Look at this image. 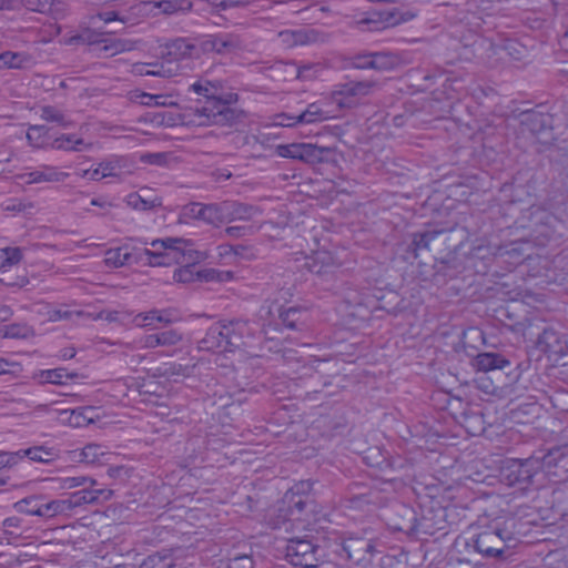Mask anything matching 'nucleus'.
<instances>
[{"instance_id": "obj_1", "label": "nucleus", "mask_w": 568, "mask_h": 568, "mask_svg": "<svg viewBox=\"0 0 568 568\" xmlns=\"http://www.w3.org/2000/svg\"><path fill=\"white\" fill-rule=\"evenodd\" d=\"M222 82L201 79L191 84L190 90L202 97L195 106L175 113L172 110L155 112L152 122L164 126H211L231 125L239 118L232 106L239 100L236 93L222 95Z\"/></svg>"}, {"instance_id": "obj_2", "label": "nucleus", "mask_w": 568, "mask_h": 568, "mask_svg": "<svg viewBox=\"0 0 568 568\" xmlns=\"http://www.w3.org/2000/svg\"><path fill=\"white\" fill-rule=\"evenodd\" d=\"M104 253V264L110 268H120L132 263L148 266H170L174 261L181 258L182 253L170 242L154 240L148 247H136L132 241L124 242L120 246L111 247Z\"/></svg>"}, {"instance_id": "obj_3", "label": "nucleus", "mask_w": 568, "mask_h": 568, "mask_svg": "<svg viewBox=\"0 0 568 568\" xmlns=\"http://www.w3.org/2000/svg\"><path fill=\"white\" fill-rule=\"evenodd\" d=\"M313 483L300 480L284 495L276 508L277 515L268 525L272 528L284 527L285 531L307 530L311 527V516L307 506L311 499Z\"/></svg>"}, {"instance_id": "obj_4", "label": "nucleus", "mask_w": 568, "mask_h": 568, "mask_svg": "<svg viewBox=\"0 0 568 568\" xmlns=\"http://www.w3.org/2000/svg\"><path fill=\"white\" fill-rule=\"evenodd\" d=\"M251 326L247 321L219 322L209 327L199 342V349L214 354L235 353L248 345Z\"/></svg>"}, {"instance_id": "obj_5", "label": "nucleus", "mask_w": 568, "mask_h": 568, "mask_svg": "<svg viewBox=\"0 0 568 568\" xmlns=\"http://www.w3.org/2000/svg\"><path fill=\"white\" fill-rule=\"evenodd\" d=\"M61 43L65 45H89L94 47V51L105 57H114L119 53L131 51L135 45L125 40L110 37L104 31H98L90 28H83L81 31L71 36H64Z\"/></svg>"}, {"instance_id": "obj_6", "label": "nucleus", "mask_w": 568, "mask_h": 568, "mask_svg": "<svg viewBox=\"0 0 568 568\" xmlns=\"http://www.w3.org/2000/svg\"><path fill=\"white\" fill-rule=\"evenodd\" d=\"M514 540L513 532L505 529L501 521L494 520L474 535L467 545H473L474 549L486 558H504Z\"/></svg>"}, {"instance_id": "obj_7", "label": "nucleus", "mask_w": 568, "mask_h": 568, "mask_svg": "<svg viewBox=\"0 0 568 568\" xmlns=\"http://www.w3.org/2000/svg\"><path fill=\"white\" fill-rule=\"evenodd\" d=\"M335 118L334 108L329 105L328 99L323 97L320 100L310 103L305 111L297 115L284 112L275 114L267 125L292 128L298 123H317Z\"/></svg>"}, {"instance_id": "obj_8", "label": "nucleus", "mask_w": 568, "mask_h": 568, "mask_svg": "<svg viewBox=\"0 0 568 568\" xmlns=\"http://www.w3.org/2000/svg\"><path fill=\"white\" fill-rule=\"evenodd\" d=\"M163 242H170V246L175 247L182 253L181 258L172 262V264H182L173 273V281L176 283L189 284L197 282L199 268L196 264L205 260V255L200 251L185 247L184 242L180 239H166Z\"/></svg>"}, {"instance_id": "obj_9", "label": "nucleus", "mask_w": 568, "mask_h": 568, "mask_svg": "<svg viewBox=\"0 0 568 568\" xmlns=\"http://www.w3.org/2000/svg\"><path fill=\"white\" fill-rule=\"evenodd\" d=\"M285 558L291 565L303 568H315L323 562L320 547L304 538L287 540Z\"/></svg>"}, {"instance_id": "obj_10", "label": "nucleus", "mask_w": 568, "mask_h": 568, "mask_svg": "<svg viewBox=\"0 0 568 568\" xmlns=\"http://www.w3.org/2000/svg\"><path fill=\"white\" fill-rule=\"evenodd\" d=\"M275 313L277 314L280 322L274 323V326H272V321H270L267 325L263 324V333L265 336L270 333L271 328L273 331H278L280 325L291 329L297 328V322L305 321L308 315V311L306 308L288 307L285 310L284 305L280 304L277 298L267 306L266 312L271 320L274 318Z\"/></svg>"}, {"instance_id": "obj_11", "label": "nucleus", "mask_w": 568, "mask_h": 568, "mask_svg": "<svg viewBox=\"0 0 568 568\" xmlns=\"http://www.w3.org/2000/svg\"><path fill=\"white\" fill-rule=\"evenodd\" d=\"M524 217L529 220V224L524 226L545 239H550L556 235L558 233V226L561 224L556 215L540 206H531Z\"/></svg>"}, {"instance_id": "obj_12", "label": "nucleus", "mask_w": 568, "mask_h": 568, "mask_svg": "<svg viewBox=\"0 0 568 568\" xmlns=\"http://www.w3.org/2000/svg\"><path fill=\"white\" fill-rule=\"evenodd\" d=\"M275 153L280 158L300 160L306 163H316L322 160L324 149L312 143L295 142L278 144Z\"/></svg>"}, {"instance_id": "obj_13", "label": "nucleus", "mask_w": 568, "mask_h": 568, "mask_svg": "<svg viewBox=\"0 0 568 568\" xmlns=\"http://www.w3.org/2000/svg\"><path fill=\"white\" fill-rule=\"evenodd\" d=\"M2 457H6L4 462L7 465H14L23 458H29L36 463L49 464L60 457V449L55 446L39 445L14 453H6Z\"/></svg>"}, {"instance_id": "obj_14", "label": "nucleus", "mask_w": 568, "mask_h": 568, "mask_svg": "<svg viewBox=\"0 0 568 568\" xmlns=\"http://www.w3.org/2000/svg\"><path fill=\"white\" fill-rule=\"evenodd\" d=\"M416 17V13L412 11L402 12L398 9L389 11H378L372 13L369 18H363L357 20V26L372 24L369 30L379 31L386 28L396 27L400 23L408 22Z\"/></svg>"}, {"instance_id": "obj_15", "label": "nucleus", "mask_w": 568, "mask_h": 568, "mask_svg": "<svg viewBox=\"0 0 568 568\" xmlns=\"http://www.w3.org/2000/svg\"><path fill=\"white\" fill-rule=\"evenodd\" d=\"M537 347L554 362L568 354V343L564 335L550 327L545 328L538 336Z\"/></svg>"}, {"instance_id": "obj_16", "label": "nucleus", "mask_w": 568, "mask_h": 568, "mask_svg": "<svg viewBox=\"0 0 568 568\" xmlns=\"http://www.w3.org/2000/svg\"><path fill=\"white\" fill-rule=\"evenodd\" d=\"M14 508L18 513L26 515H34L40 517H52L65 508V501L51 500L49 503H40L38 497L31 496L16 503Z\"/></svg>"}, {"instance_id": "obj_17", "label": "nucleus", "mask_w": 568, "mask_h": 568, "mask_svg": "<svg viewBox=\"0 0 568 568\" xmlns=\"http://www.w3.org/2000/svg\"><path fill=\"white\" fill-rule=\"evenodd\" d=\"M156 48L161 50V58L168 64L183 60L185 57L190 55L193 50V45L184 39H174L170 42L156 40Z\"/></svg>"}, {"instance_id": "obj_18", "label": "nucleus", "mask_w": 568, "mask_h": 568, "mask_svg": "<svg viewBox=\"0 0 568 568\" xmlns=\"http://www.w3.org/2000/svg\"><path fill=\"white\" fill-rule=\"evenodd\" d=\"M99 408L94 406H84L75 409H65L61 412V417L71 427L81 428L94 424L100 419Z\"/></svg>"}, {"instance_id": "obj_19", "label": "nucleus", "mask_w": 568, "mask_h": 568, "mask_svg": "<svg viewBox=\"0 0 568 568\" xmlns=\"http://www.w3.org/2000/svg\"><path fill=\"white\" fill-rule=\"evenodd\" d=\"M538 463L536 460L526 459L511 468L507 475L509 486H518L519 489L526 490L532 483L536 475Z\"/></svg>"}, {"instance_id": "obj_20", "label": "nucleus", "mask_w": 568, "mask_h": 568, "mask_svg": "<svg viewBox=\"0 0 568 568\" xmlns=\"http://www.w3.org/2000/svg\"><path fill=\"white\" fill-rule=\"evenodd\" d=\"M139 11L151 13L154 10H159L166 14H173L178 12H186L191 10L192 2L190 0H143L134 7Z\"/></svg>"}, {"instance_id": "obj_21", "label": "nucleus", "mask_w": 568, "mask_h": 568, "mask_svg": "<svg viewBox=\"0 0 568 568\" xmlns=\"http://www.w3.org/2000/svg\"><path fill=\"white\" fill-rule=\"evenodd\" d=\"M68 175V173L59 171L55 166L43 165L28 173L18 174L16 178L24 184H37L42 182H60Z\"/></svg>"}, {"instance_id": "obj_22", "label": "nucleus", "mask_w": 568, "mask_h": 568, "mask_svg": "<svg viewBox=\"0 0 568 568\" xmlns=\"http://www.w3.org/2000/svg\"><path fill=\"white\" fill-rule=\"evenodd\" d=\"M521 125L532 134H542L554 129L555 118L550 113L531 110L523 114Z\"/></svg>"}, {"instance_id": "obj_23", "label": "nucleus", "mask_w": 568, "mask_h": 568, "mask_svg": "<svg viewBox=\"0 0 568 568\" xmlns=\"http://www.w3.org/2000/svg\"><path fill=\"white\" fill-rule=\"evenodd\" d=\"M326 98L329 105L334 108V114L337 118L344 109L351 108L355 103V83L348 82L337 85Z\"/></svg>"}, {"instance_id": "obj_24", "label": "nucleus", "mask_w": 568, "mask_h": 568, "mask_svg": "<svg viewBox=\"0 0 568 568\" xmlns=\"http://www.w3.org/2000/svg\"><path fill=\"white\" fill-rule=\"evenodd\" d=\"M111 489L103 488H84L71 494L70 498L65 501L68 507H79L87 504L99 503L100 500H108L112 496Z\"/></svg>"}, {"instance_id": "obj_25", "label": "nucleus", "mask_w": 568, "mask_h": 568, "mask_svg": "<svg viewBox=\"0 0 568 568\" xmlns=\"http://www.w3.org/2000/svg\"><path fill=\"white\" fill-rule=\"evenodd\" d=\"M79 377V373L70 372L64 367L40 369L33 378L41 384L67 385Z\"/></svg>"}, {"instance_id": "obj_26", "label": "nucleus", "mask_w": 568, "mask_h": 568, "mask_svg": "<svg viewBox=\"0 0 568 568\" xmlns=\"http://www.w3.org/2000/svg\"><path fill=\"white\" fill-rule=\"evenodd\" d=\"M509 364V361L498 353H480L474 359V365L481 372L503 369Z\"/></svg>"}, {"instance_id": "obj_27", "label": "nucleus", "mask_w": 568, "mask_h": 568, "mask_svg": "<svg viewBox=\"0 0 568 568\" xmlns=\"http://www.w3.org/2000/svg\"><path fill=\"white\" fill-rule=\"evenodd\" d=\"M195 366L190 367L175 362H166L156 367L154 376L178 381L179 378L189 377Z\"/></svg>"}, {"instance_id": "obj_28", "label": "nucleus", "mask_w": 568, "mask_h": 568, "mask_svg": "<svg viewBox=\"0 0 568 568\" xmlns=\"http://www.w3.org/2000/svg\"><path fill=\"white\" fill-rule=\"evenodd\" d=\"M92 143H85L82 138L77 134H60L52 139L50 149L62 151H81L90 149Z\"/></svg>"}, {"instance_id": "obj_29", "label": "nucleus", "mask_w": 568, "mask_h": 568, "mask_svg": "<svg viewBox=\"0 0 568 568\" xmlns=\"http://www.w3.org/2000/svg\"><path fill=\"white\" fill-rule=\"evenodd\" d=\"M32 55L27 52L4 51L0 53V68L23 69L31 65Z\"/></svg>"}, {"instance_id": "obj_30", "label": "nucleus", "mask_w": 568, "mask_h": 568, "mask_svg": "<svg viewBox=\"0 0 568 568\" xmlns=\"http://www.w3.org/2000/svg\"><path fill=\"white\" fill-rule=\"evenodd\" d=\"M178 321V316L174 315L171 311H149L145 313H140L134 317V322L139 326H150L153 323H172Z\"/></svg>"}, {"instance_id": "obj_31", "label": "nucleus", "mask_w": 568, "mask_h": 568, "mask_svg": "<svg viewBox=\"0 0 568 568\" xmlns=\"http://www.w3.org/2000/svg\"><path fill=\"white\" fill-rule=\"evenodd\" d=\"M178 68L173 71L171 68L165 69L164 63H144L136 62L131 64L130 72L134 75H154V77H171L176 72Z\"/></svg>"}, {"instance_id": "obj_32", "label": "nucleus", "mask_w": 568, "mask_h": 568, "mask_svg": "<svg viewBox=\"0 0 568 568\" xmlns=\"http://www.w3.org/2000/svg\"><path fill=\"white\" fill-rule=\"evenodd\" d=\"M27 139L33 149H50L52 142L49 129L44 125H30L27 131Z\"/></svg>"}, {"instance_id": "obj_33", "label": "nucleus", "mask_w": 568, "mask_h": 568, "mask_svg": "<svg viewBox=\"0 0 568 568\" xmlns=\"http://www.w3.org/2000/svg\"><path fill=\"white\" fill-rule=\"evenodd\" d=\"M33 336L34 329L26 323H12L0 326V338L28 339Z\"/></svg>"}, {"instance_id": "obj_34", "label": "nucleus", "mask_w": 568, "mask_h": 568, "mask_svg": "<svg viewBox=\"0 0 568 568\" xmlns=\"http://www.w3.org/2000/svg\"><path fill=\"white\" fill-rule=\"evenodd\" d=\"M38 313L44 316L43 322H60L71 318L73 314L78 316L82 314L81 312L69 311L65 306L54 307L50 304L42 305Z\"/></svg>"}, {"instance_id": "obj_35", "label": "nucleus", "mask_w": 568, "mask_h": 568, "mask_svg": "<svg viewBox=\"0 0 568 568\" xmlns=\"http://www.w3.org/2000/svg\"><path fill=\"white\" fill-rule=\"evenodd\" d=\"M22 257L23 251L20 247L0 248V274L9 272Z\"/></svg>"}, {"instance_id": "obj_36", "label": "nucleus", "mask_w": 568, "mask_h": 568, "mask_svg": "<svg viewBox=\"0 0 568 568\" xmlns=\"http://www.w3.org/2000/svg\"><path fill=\"white\" fill-rule=\"evenodd\" d=\"M125 203L128 206L134 210L146 211L162 204V200L159 196L144 197L138 192L130 193L125 196Z\"/></svg>"}, {"instance_id": "obj_37", "label": "nucleus", "mask_w": 568, "mask_h": 568, "mask_svg": "<svg viewBox=\"0 0 568 568\" xmlns=\"http://www.w3.org/2000/svg\"><path fill=\"white\" fill-rule=\"evenodd\" d=\"M440 233L442 231L436 230L415 233L410 244V250L414 253V257H418L419 252L424 250L428 251L430 242L434 241Z\"/></svg>"}, {"instance_id": "obj_38", "label": "nucleus", "mask_w": 568, "mask_h": 568, "mask_svg": "<svg viewBox=\"0 0 568 568\" xmlns=\"http://www.w3.org/2000/svg\"><path fill=\"white\" fill-rule=\"evenodd\" d=\"M234 280V273L231 271H221L216 268H199L197 282L226 283Z\"/></svg>"}, {"instance_id": "obj_39", "label": "nucleus", "mask_w": 568, "mask_h": 568, "mask_svg": "<svg viewBox=\"0 0 568 568\" xmlns=\"http://www.w3.org/2000/svg\"><path fill=\"white\" fill-rule=\"evenodd\" d=\"M312 33L304 30L281 31L278 38L287 47L305 45L312 41Z\"/></svg>"}, {"instance_id": "obj_40", "label": "nucleus", "mask_w": 568, "mask_h": 568, "mask_svg": "<svg viewBox=\"0 0 568 568\" xmlns=\"http://www.w3.org/2000/svg\"><path fill=\"white\" fill-rule=\"evenodd\" d=\"M40 116L42 120L57 123L59 126L64 129L72 128L74 125L73 121L68 119L61 110L51 105L41 108Z\"/></svg>"}, {"instance_id": "obj_41", "label": "nucleus", "mask_w": 568, "mask_h": 568, "mask_svg": "<svg viewBox=\"0 0 568 568\" xmlns=\"http://www.w3.org/2000/svg\"><path fill=\"white\" fill-rule=\"evenodd\" d=\"M332 256L327 252L316 253L314 257L311 258V262H307L306 265L311 273L323 275L331 272L333 264L331 263Z\"/></svg>"}, {"instance_id": "obj_42", "label": "nucleus", "mask_w": 568, "mask_h": 568, "mask_svg": "<svg viewBox=\"0 0 568 568\" xmlns=\"http://www.w3.org/2000/svg\"><path fill=\"white\" fill-rule=\"evenodd\" d=\"M105 449L103 446L99 444H88L85 445L81 453V460L87 464H101L105 457Z\"/></svg>"}, {"instance_id": "obj_43", "label": "nucleus", "mask_w": 568, "mask_h": 568, "mask_svg": "<svg viewBox=\"0 0 568 568\" xmlns=\"http://www.w3.org/2000/svg\"><path fill=\"white\" fill-rule=\"evenodd\" d=\"M97 165L99 166L103 178L116 176L124 166V159L123 156L112 155L109 159L99 162Z\"/></svg>"}, {"instance_id": "obj_44", "label": "nucleus", "mask_w": 568, "mask_h": 568, "mask_svg": "<svg viewBox=\"0 0 568 568\" xmlns=\"http://www.w3.org/2000/svg\"><path fill=\"white\" fill-rule=\"evenodd\" d=\"M202 222L215 226H219L224 222L225 213L222 206L217 204H202Z\"/></svg>"}, {"instance_id": "obj_45", "label": "nucleus", "mask_w": 568, "mask_h": 568, "mask_svg": "<svg viewBox=\"0 0 568 568\" xmlns=\"http://www.w3.org/2000/svg\"><path fill=\"white\" fill-rule=\"evenodd\" d=\"M202 203L193 202L182 207L179 220L184 224H194L197 221H202Z\"/></svg>"}, {"instance_id": "obj_46", "label": "nucleus", "mask_w": 568, "mask_h": 568, "mask_svg": "<svg viewBox=\"0 0 568 568\" xmlns=\"http://www.w3.org/2000/svg\"><path fill=\"white\" fill-rule=\"evenodd\" d=\"M88 481L93 486L95 485V480L89 479L83 476H77V477H62V478H55L52 479V483L55 485L52 486L57 489H72L75 487L84 486Z\"/></svg>"}, {"instance_id": "obj_47", "label": "nucleus", "mask_w": 568, "mask_h": 568, "mask_svg": "<svg viewBox=\"0 0 568 568\" xmlns=\"http://www.w3.org/2000/svg\"><path fill=\"white\" fill-rule=\"evenodd\" d=\"M31 206L32 205L30 203L27 204L18 199H8L1 204L2 211L9 215H17Z\"/></svg>"}, {"instance_id": "obj_48", "label": "nucleus", "mask_w": 568, "mask_h": 568, "mask_svg": "<svg viewBox=\"0 0 568 568\" xmlns=\"http://www.w3.org/2000/svg\"><path fill=\"white\" fill-rule=\"evenodd\" d=\"M245 250L246 247L240 245L234 246L230 244H222L217 246V256L221 260H225L229 256H234V258H236L239 256H244Z\"/></svg>"}, {"instance_id": "obj_49", "label": "nucleus", "mask_w": 568, "mask_h": 568, "mask_svg": "<svg viewBox=\"0 0 568 568\" xmlns=\"http://www.w3.org/2000/svg\"><path fill=\"white\" fill-rule=\"evenodd\" d=\"M362 454V459L367 466L376 467L383 463V456L378 447H369Z\"/></svg>"}, {"instance_id": "obj_50", "label": "nucleus", "mask_w": 568, "mask_h": 568, "mask_svg": "<svg viewBox=\"0 0 568 568\" xmlns=\"http://www.w3.org/2000/svg\"><path fill=\"white\" fill-rule=\"evenodd\" d=\"M379 59H382V55L378 53L369 54V55H362L357 54V70L358 69H379Z\"/></svg>"}, {"instance_id": "obj_51", "label": "nucleus", "mask_w": 568, "mask_h": 568, "mask_svg": "<svg viewBox=\"0 0 568 568\" xmlns=\"http://www.w3.org/2000/svg\"><path fill=\"white\" fill-rule=\"evenodd\" d=\"M61 32L60 27L57 23H45L40 32L39 43H49Z\"/></svg>"}, {"instance_id": "obj_52", "label": "nucleus", "mask_w": 568, "mask_h": 568, "mask_svg": "<svg viewBox=\"0 0 568 568\" xmlns=\"http://www.w3.org/2000/svg\"><path fill=\"white\" fill-rule=\"evenodd\" d=\"M22 372V365L17 362L8 361L3 357H0V376L1 375H18Z\"/></svg>"}, {"instance_id": "obj_53", "label": "nucleus", "mask_w": 568, "mask_h": 568, "mask_svg": "<svg viewBox=\"0 0 568 568\" xmlns=\"http://www.w3.org/2000/svg\"><path fill=\"white\" fill-rule=\"evenodd\" d=\"M160 346L175 345L181 341V335L175 331H165L158 333Z\"/></svg>"}, {"instance_id": "obj_54", "label": "nucleus", "mask_w": 568, "mask_h": 568, "mask_svg": "<svg viewBox=\"0 0 568 568\" xmlns=\"http://www.w3.org/2000/svg\"><path fill=\"white\" fill-rule=\"evenodd\" d=\"M131 101L146 106H154V94L134 91L130 95Z\"/></svg>"}, {"instance_id": "obj_55", "label": "nucleus", "mask_w": 568, "mask_h": 568, "mask_svg": "<svg viewBox=\"0 0 568 568\" xmlns=\"http://www.w3.org/2000/svg\"><path fill=\"white\" fill-rule=\"evenodd\" d=\"M229 568H253V559L247 555L234 557L231 560Z\"/></svg>"}, {"instance_id": "obj_56", "label": "nucleus", "mask_w": 568, "mask_h": 568, "mask_svg": "<svg viewBox=\"0 0 568 568\" xmlns=\"http://www.w3.org/2000/svg\"><path fill=\"white\" fill-rule=\"evenodd\" d=\"M154 106H175L178 100L172 94H154Z\"/></svg>"}, {"instance_id": "obj_57", "label": "nucleus", "mask_w": 568, "mask_h": 568, "mask_svg": "<svg viewBox=\"0 0 568 568\" xmlns=\"http://www.w3.org/2000/svg\"><path fill=\"white\" fill-rule=\"evenodd\" d=\"M95 20H100L104 23H110V22L118 21V20L125 22V20L121 19L119 17V14L114 11L102 12V13H98L97 16L91 17L92 23H95Z\"/></svg>"}, {"instance_id": "obj_58", "label": "nucleus", "mask_w": 568, "mask_h": 568, "mask_svg": "<svg viewBox=\"0 0 568 568\" xmlns=\"http://www.w3.org/2000/svg\"><path fill=\"white\" fill-rule=\"evenodd\" d=\"M79 175L82 178V179H87V180H91V181H100L103 178V175H101V171L99 169V166H94V168H90L88 170H82Z\"/></svg>"}, {"instance_id": "obj_59", "label": "nucleus", "mask_w": 568, "mask_h": 568, "mask_svg": "<svg viewBox=\"0 0 568 568\" xmlns=\"http://www.w3.org/2000/svg\"><path fill=\"white\" fill-rule=\"evenodd\" d=\"M209 42L211 44V48L219 53L223 52L229 45H231L230 41L219 36L212 37V39Z\"/></svg>"}, {"instance_id": "obj_60", "label": "nucleus", "mask_w": 568, "mask_h": 568, "mask_svg": "<svg viewBox=\"0 0 568 568\" xmlns=\"http://www.w3.org/2000/svg\"><path fill=\"white\" fill-rule=\"evenodd\" d=\"M139 345L142 348H154L160 346L158 333L144 336L139 341Z\"/></svg>"}, {"instance_id": "obj_61", "label": "nucleus", "mask_w": 568, "mask_h": 568, "mask_svg": "<svg viewBox=\"0 0 568 568\" xmlns=\"http://www.w3.org/2000/svg\"><path fill=\"white\" fill-rule=\"evenodd\" d=\"M376 87V82L372 80H357V95H365L371 92L372 89Z\"/></svg>"}, {"instance_id": "obj_62", "label": "nucleus", "mask_w": 568, "mask_h": 568, "mask_svg": "<svg viewBox=\"0 0 568 568\" xmlns=\"http://www.w3.org/2000/svg\"><path fill=\"white\" fill-rule=\"evenodd\" d=\"M77 355V349L73 346L64 347L59 351L58 358L61 361H69L74 358Z\"/></svg>"}, {"instance_id": "obj_63", "label": "nucleus", "mask_w": 568, "mask_h": 568, "mask_svg": "<svg viewBox=\"0 0 568 568\" xmlns=\"http://www.w3.org/2000/svg\"><path fill=\"white\" fill-rule=\"evenodd\" d=\"M207 3L212 4L215 8L226 9L229 7L235 6L240 3V0H206Z\"/></svg>"}, {"instance_id": "obj_64", "label": "nucleus", "mask_w": 568, "mask_h": 568, "mask_svg": "<svg viewBox=\"0 0 568 568\" xmlns=\"http://www.w3.org/2000/svg\"><path fill=\"white\" fill-rule=\"evenodd\" d=\"M0 10H20V1L0 0Z\"/></svg>"}]
</instances>
